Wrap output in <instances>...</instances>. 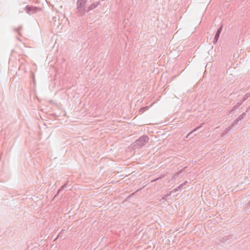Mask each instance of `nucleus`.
I'll return each mask as SVG.
<instances>
[{
  "instance_id": "f257e3e1",
  "label": "nucleus",
  "mask_w": 250,
  "mask_h": 250,
  "mask_svg": "<svg viewBox=\"0 0 250 250\" xmlns=\"http://www.w3.org/2000/svg\"><path fill=\"white\" fill-rule=\"evenodd\" d=\"M98 5V3H96V4H93L91 7L89 8V10H91V9H92L93 8H95V7H96L97 6V5Z\"/></svg>"
},
{
  "instance_id": "f03ea898",
  "label": "nucleus",
  "mask_w": 250,
  "mask_h": 250,
  "mask_svg": "<svg viewBox=\"0 0 250 250\" xmlns=\"http://www.w3.org/2000/svg\"><path fill=\"white\" fill-rule=\"evenodd\" d=\"M142 139H143L145 141L147 142L148 140V138L147 137H145L140 139V140Z\"/></svg>"
},
{
  "instance_id": "7ed1b4c3",
  "label": "nucleus",
  "mask_w": 250,
  "mask_h": 250,
  "mask_svg": "<svg viewBox=\"0 0 250 250\" xmlns=\"http://www.w3.org/2000/svg\"><path fill=\"white\" fill-rule=\"evenodd\" d=\"M85 0H79V2H85Z\"/></svg>"
},
{
  "instance_id": "20e7f679",
  "label": "nucleus",
  "mask_w": 250,
  "mask_h": 250,
  "mask_svg": "<svg viewBox=\"0 0 250 250\" xmlns=\"http://www.w3.org/2000/svg\"><path fill=\"white\" fill-rule=\"evenodd\" d=\"M220 30H219L218 31V34L220 33Z\"/></svg>"
}]
</instances>
